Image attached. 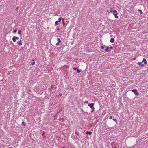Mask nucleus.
I'll list each match as a JSON object with an SVG mask.
<instances>
[{"mask_svg":"<svg viewBox=\"0 0 148 148\" xmlns=\"http://www.w3.org/2000/svg\"><path fill=\"white\" fill-rule=\"evenodd\" d=\"M132 91L134 93L136 96H138L139 94V93L137 91V90L136 89H133Z\"/></svg>","mask_w":148,"mask_h":148,"instance_id":"1","label":"nucleus"},{"mask_svg":"<svg viewBox=\"0 0 148 148\" xmlns=\"http://www.w3.org/2000/svg\"><path fill=\"white\" fill-rule=\"evenodd\" d=\"M117 12L116 10H114L113 11V14L114 15L115 18H118V17L117 15Z\"/></svg>","mask_w":148,"mask_h":148,"instance_id":"2","label":"nucleus"},{"mask_svg":"<svg viewBox=\"0 0 148 148\" xmlns=\"http://www.w3.org/2000/svg\"><path fill=\"white\" fill-rule=\"evenodd\" d=\"M104 48L105 49V51L106 52H108L109 51V50H108L109 47L108 46H105V47Z\"/></svg>","mask_w":148,"mask_h":148,"instance_id":"3","label":"nucleus"},{"mask_svg":"<svg viewBox=\"0 0 148 148\" xmlns=\"http://www.w3.org/2000/svg\"><path fill=\"white\" fill-rule=\"evenodd\" d=\"M94 103H90L88 104V106L90 107V108H92L93 107H94Z\"/></svg>","mask_w":148,"mask_h":148,"instance_id":"4","label":"nucleus"},{"mask_svg":"<svg viewBox=\"0 0 148 148\" xmlns=\"http://www.w3.org/2000/svg\"><path fill=\"white\" fill-rule=\"evenodd\" d=\"M142 62H143L145 64H146L147 63V62L146 61V59L144 58L143 59Z\"/></svg>","mask_w":148,"mask_h":148,"instance_id":"5","label":"nucleus"},{"mask_svg":"<svg viewBox=\"0 0 148 148\" xmlns=\"http://www.w3.org/2000/svg\"><path fill=\"white\" fill-rule=\"evenodd\" d=\"M114 42V39L113 38H111L110 40V42L111 43H113Z\"/></svg>","mask_w":148,"mask_h":148,"instance_id":"6","label":"nucleus"},{"mask_svg":"<svg viewBox=\"0 0 148 148\" xmlns=\"http://www.w3.org/2000/svg\"><path fill=\"white\" fill-rule=\"evenodd\" d=\"M17 43L19 45V46H21L22 45V43L21 42V41H18L17 42Z\"/></svg>","mask_w":148,"mask_h":148,"instance_id":"7","label":"nucleus"},{"mask_svg":"<svg viewBox=\"0 0 148 148\" xmlns=\"http://www.w3.org/2000/svg\"><path fill=\"white\" fill-rule=\"evenodd\" d=\"M86 134L88 135H91L92 134V133L90 132L87 131Z\"/></svg>","mask_w":148,"mask_h":148,"instance_id":"8","label":"nucleus"},{"mask_svg":"<svg viewBox=\"0 0 148 148\" xmlns=\"http://www.w3.org/2000/svg\"><path fill=\"white\" fill-rule=\"evenodd\" d=\"M142 62H139L138 63V64L139 65H141V66H144V64H142L141 63H142Z\"/></svg>","mask_w":148,"mask_h":148,"instance_id":"9","label":"nucleus"},{"mask_svg":"<svg viewBox=\"0 0 148 148\" xmlns=\"http://www.w3.org/2000/svg\"><path fill=\"white\" fill-rule=\"evenodd\" d=\"M75 133L77 136L79 135V133L77 131H75Z\"/></svg>","mask_w":148,"mask_h":148,"instance_id":"10","label":"nucleus"},{"mask_svg":"<svg viewBox=\"0 0 148 148\" xmlns=\"http://www.w3.org/2000/svg\"><path fill=\"white\" fill-rule=\"evenodd\" d=\"M138 11L140 12V15H141L142 14V12L141 10H140V9H138Z\"/></svg>","mask_w":148,"mask_h":148,"instance_id":"11","label":"nucleus"},{"mask_svg":"<svg viewBox=\"0 0 148 148\" xmlns=\"http://www.w3.org/2000/svg\"><path fill=\"white\" fill-rule=\"evenodd\" d=\"M12 39V40L13 42H15L16 41V39L14 37V36L13 37Z\"/></svg>","mask_w":148,"mask_h":148,"instance_id":"12","label":"nucleus"},{"mask_svg":"<svg viewBox=\"0 0 148 148\" xmlns=\"http://www.w3.org/2000/svg\"><path fill=\"white\" fill-rule=\"evenodd\" d=\"M57 40L58 41V42L60 43L61 42V41L60 40V39L59 38H58L57 39Z\"/></svg>","mask_w":148,"mask_h":148,"instance_id":"13","label":"nucleus"},{"mask_svg":"<svg viewBox=\"0 0 148 148\" xmlns=\"http://www.w3.org/2000/svg\"><path fill=\"white\" fill-rule=\"evenodd\" d=\"M58 21H56L55 22V26H56L57 25H58Z\"/></svg>","mask_w":148,"mask_h":148,"instance_id":"14","label":"nucleus"},{"mask_svg":"<svg viewBox=\"0 0 148 148\" xmlns=\"http://www.w3.org/2000/svg\"><path fill=\"white\" fill-rule=\"evenodd\" d=\"M61 20H62V18L60 17H59L58 18V22H60L61 21Z\"/></svg>","mask_w":148,"mask_h":148,"instance_id":"15","label":"nucleus"},{"mask_svg":"<svg viewBox=\"0 0 148 148\" xmlns=\"http://www.w3.org/2000/svg\"><path fill=\"white\" fill-rule=\"evenodd\" d=\"M92 110V111H91V112H93L94 111V109H95V108L94 107H93L92 108H91Z\"/></svg>","mask_w":148,"mask_h":148,"instance_id":"16","label":"nucleus"},{"mask_svg":"<svg viewBox=\"0 0 148 148\" xmlns=\"http://www.w3.org/2000/svg\"><path fill=\"white\" fill-rule=\"evenodd\" d=\"M100 47L102 49H104L105 47V46H100Z\"/></svg>","mask_w":148,"mask_h":148,"instance_id":"17","label":"nucleus"},{"mask_svg":"<svg viewBox=\"0 0 148 148\" xmlns=\"http://www.w3.org/2000/svg\"><path fill=\"white\" fill-rule=\"evenodd\" d=\"M62 21L63 22V24H64V20L63 18H62Z\"/></svg>","mask_w":148,"mask_h":148,"instance_id":"18","label":"nucleus"},{"mask_svg":"<svg viewBox=\"0 0 148 148\" xmlns=\"http://www.w3.org/2000/svg\"><path fill=\"white\" fill-rule=\"evenodd\" d=\"M81 71V70L79 69H77V72L78 73H79Z\"/></svg>","mask_w":148,"mask_h":148,"instance_id":"19","label":"nucleus"},{"mask_svg":"<svg viewBox=\"0 0 148 148\" xmlns=\"http://www.w3.org/2000/svg\"><path fill=\"white\" fill-rule=\"evenodd\" d=\"M22 124L24 126H25V122H24V121H23L22 123Z\"/></svg>","mask_w":148,"mask_h":148,"instance_id":"20","label":"nucleus"},{"mask_svg":"<svg viewBox=\"0 0 148 148\" xmlns=\"http://www.w3.org/2000/svg\"><path fill=\"white\" fill-rule=\"evenodd\" d=\"M14 37L16 39L19 40V37H16V36H14Z\"/></svg>","mask_w":148,"mask_h":148,"instance_id":"21","label":"nucleus"},{"mask_svg":"<svg viewBox=\"0 0 148 148\" xmlns=\"http://www.w3.org/2000/svg\"><path fill=\"white\" fill-rule=\"evenodd\" d=\"M113 121H115V122H117V120H116V119H114V118L113 119Z\"/></svg>","mask_w":148,"mask_h":148,"instance_id":"22","label":"nucleus"},{"mask_svg":"<svg viewBox=\"0 0 148 148\" xmlns=\"http://www.w3.org/2000/svg\"><path fill=\"white\" fill-rule=\"evenodd\" d=\"M18 7H17L15 9V10L16 11H18Z\"/></svg>","mask_w":148,"mask_h":148,"instance_id":"23","label":"nucleus"},{"mask_svg":"<svg viewBox=\"0 0 148 148\" xmlns=\"http://www.w3.org/2000/svg\"><path fill=\"white\" fill-rule=\"evenodd\" d=\"M18 34H19L21 35V31L20 30H19L18 31Z\"/></svg>","mask_w":148,"mask_h":148,"instance_id":"24","label":"nucleus"},{"mask_svg":"<svg viewBox=\"0 0 148 148\" xmlns=\"http://www.w3.org/2000/svg\"><path fill=\"white\" fill-rule=\"evenodd\" d=\"M85 103L88 104V101H85L84 102V103Z\"/></svg>","mask_w":148,"mask_h":148,"instance_id":"25","label":"nucleus"},{"mask_svg":"<svg viewBox=\"0 0 148 148\" xmlns=\"http://www.w3.org/2000/svg\"><path fill=\"white\" fill-rule=\"evenodd\" d=\"M17 30H14L13 31V32L14 33H15L16 32H17Z\"/></svg>","mask_w":148,"mask_h":148,"instance_id":"26","label":"nucleus"},{"mask_svg":"<svg viewBox=\"0 0 148 148\" xmlns=\"http://www.w3.org/2000/svg\"><path fill=\"white\" fill-rule=\"evenodd\" d=\"M64 66L66 68H69V66L67 65H64Z\"/></svg>","mask_w":148,"mask_h":148,"instance_id":"27","label":"nucleus"},{"mask_svg":"<svg viewBox=\"0 0 148 148\" xmlns=\"http://www.w3.org/2000/svg\"><path fill=\"white\" fill-rule=\"evenodd\" d=\"M35 64V62H33L32 63V65H34Z\"/></svg>","mask_w":148,"mask_h":148,"instance_id":"28","label":"nucleus"},{"mask_svg":"<svg viewBox=\"0 0 148 148\" xmlns=\"http://www.w3.org/2000/svg\"><path fill=\"white\" fill-rule=\"evenodd\" d=\"M59 43H58V42L57 43H56V45L57 46H58V45H59Z\"/></svg>","mask_w":148,"mask_h":148,"instance_id":"29","label":"nucleus"},{"mask_svg":"<svg viewBox=\"0 0 148 148\" xmlns=\"http://www.w3.org/2000/svg\"><path fill=\"white\" fill-rule=\"evenodd\" d=\"M112 116H111L110 117L109 119H112Z\"/></svg>","mask_w":148,"mask_h":148,"instance_id":"30","label":"nucleus"},{"mask_svg":"<svg viewBox=\"0 0 148 148\" xmlns=\"http://www.w3.org/2000/svg\"><path fill=\"white\" fill-rule=\"evenodd\" d=\"M110 49H113V47H111H111H110Z\"/></svg>","mask_w":148,"mask_h":148,"instance_id":"31","label":"nucleus"},{"mask_svg":"<svg viewBox=\"0 0 148 148\" xmlns=\"http://www.w3.org/2000/svg\"><path fill=\"white\" fill-rule=\"evenodd\" d=\"M73 69H74V70H77V69L76 68H73Z\"/></svg>","mask_w":148,"mask_h":148,"instance_id":"32","label":"nucleus"},{"mask_svg":"<svg viewBox=\"0 0 148 148\" xmlns=\"http://www.w3.org/2000/svg\"><path fill=\"white\" fill-rule=\"evenodd\" d=\"M44 134V133L43 134H42V136H43Z\"/></svg>","mask_w":148,"mask_h":148,"instance_id":"33","label":"nucleus"},{"mask_svg":"<svg viewBox=\"0 0 148 148\" xmlns=\"http://www.w3.org/2000/svg\"><path fill=\"white\" fill-rule=\"evenodd\" d=\"M57 29V30H59V28H58Z\"/></svg>","mask_w":148,"mask_h":148,"instance_id":"34","label":"nucleus"},{"mask_svg":"<svg viewBox=\"0 0 148 148\" xmlns=\"http://www.w3.org/2000/svg\"><path fill=\"white\" fill-rule=\"evenodd\" d=\"M53 87L52 86L51 87V88H53Z\"/></svg>","mask_w":148,"mask_h":148,"instance_id":"35","label":"nucleus"}]
</instances>
